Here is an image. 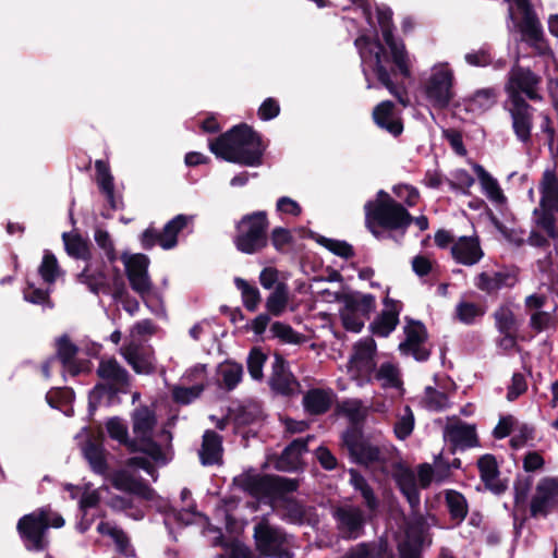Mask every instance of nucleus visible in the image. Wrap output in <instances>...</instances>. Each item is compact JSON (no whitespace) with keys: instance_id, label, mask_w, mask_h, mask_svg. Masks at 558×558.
Listing matches in <instances>:
<instances>
[{"instance_id":"7ed1b4c3","label":"nucleus","mask_w":558,"mask_h":558,"mask_svg":"<svg viewBox=\"0 0 558 558\" xmlns=\"http://www.w3.org/2000/svg\"><path fill=\"white\" fill-rule=\"evenodd\" d=\"M64 524L63 517L48 505L21 517L16 524V531L25 549L38 553L46 550L50 545L48 530L50 527L61 529Z\"/></svg>"},{"instance_id":"e433bc0d","label":"nucleus","mask_w":558,"mask_h":558,"mask_svg":"<svg viewBox=\"0 0 558 558\" xmlns=\"http://www.w3.org/2000/svg\"><path fill=\"white\" fill-rule=\"evenodd\" d=\"M445 504L448 509L450 520L454 526H459L469 513V505L464 495L454 489L445 490Z\"/></svg>"},{"instance_id":"72a5a7b5","label":"nucleus","mask_w":558,"mask_h":558,"mask_svg":"<svg viewBox=\"0 0 558 558\" xmlns=\"http://www.w3.org/2000/svg\"><path fill=\"white\" fill-rule=\"evenodd\" d=\"M446 435L449 441L456 447L473 448L478 446V438L475 426L460 423L447 426Z\"/></svg>"},{"instance_id":"603ef678","label":"nucleus","mask_w":558,"mask_h":558,"mask_svg":"<svg viewBox=\"0 0 558 558\" xmlns=\"http://www.w3.org/2000/svg\"><path fill=\"white\" fill-rule=\"evenodd\" d=\"M272 336L283 343L301 344L305 341V336L295 331L290 325L282 322H275L270 326Z\"/></svg>"},{"instance_id":"a19ab883","label":"nucleus","mask_w":558,"mask_h":558,"mask_svg":"<svg viewBox=\"0 0 558 558\" xmlns=\"http://www.w3.org/2000/svg\"><path fill=\"white\" fill-rule=\"evenodd\" d=\"M187 222L189 217L183 214H179L169 220L160 234L162 235L161 248L171 250L175 247L178 244V235L187 226Z\"/></svg>"},{"instance_id":"a211bd4d","label":"nucleus","mask_w":558,"mask_h":558,"mask_svg":"<svg viewBox=\"0 0 558 558\" xmlns=\"http://www.w3.org/2000/svg\"><path fill=\"white\" fill-rule=\"evenodd\" d=\"M392 478L401 494L405 497L412 512H418L421 494L416 485L414 472L401 462L393 464Z\"/></svg>"},{"instance_id":"aec40b11","label":"nucleus","mask_w":558,"mask_h":558,"mask_svg":"<svg viewBox=\"0 0 558 558\" xmlns=\"http://www.w3.org/2000/svg\"><path fill=\"white\" fill-rule=\"evenodd\" d=\"M385 310L369 325L371 331L377 337H388L399 324V315L402 310V303L391 299L388 295L383 301Z\"/></svg>"},{"instance_id":"f257e3e1","label":"nucleus","mask_w":558,"mask_h":558,"mask_svg":"<svg viewBox=\"0 0 558 558\" xmlns=\"http://www.w3.org/2000/svg\"><path fill=\"white\" fill-rule=\"evenodd\" d=\"M377 20L383 34L385 44L389 49L387 52L385 46L379 41H375V51L369 50L374 54L372 70L377 81L395 96L399 102L407 105L404 88L396 84L392 77L398 75L403 78L411 77V69L408 51L402 41H398L393 36L392 11L389 8L377 9Z\"/></svg>"},{"instance_id":"5701e85b","label":"nucleus","mask_w":558,"mask_h":558,"mask_svg":"<svg viewBox=\"0 0 558 558\" xmlns=\"http://www.w3.org/2000/svg\"><path fill=\"white\" fill-rule=\"evenodd\" d=\"M395 109L391 100H384L373 109V120L378 128L398 137L403 132V122L401 118H395Z\"/></svg>"},{"instance_id":"39448f33","label":"nucleus","mask_w":558,"mask_h":558,"mask_svg":"<svg viewBox=\"0 0 558 558\" xmlns=\"http://www.w3.org/2000/svg\"><path fill=\"white\" fill-rule=\"evenodd\" d=\"M269 220L265 210L244 215L235 225L233 243L238 251L253 255L268 245Z\"/></svg>"},{"instance_id":"f704fd0d","label":"nucleus","mask_w":558,"mask_h":558,"mask_svg":"<svg viewBox=\"0 0 558 558\" xmlns=\"http://www.w3.org/2000/svg\"><path fill=\"white\" fill-rule=\"evenodd\" d=\"M498 90L495 87L477 89L472 96L464 99L465 110L472 113H483L497 102Z\"/></svg>"},{"instance_id":"8fccbe9b","label":"nucleus","mask_w":558,"mask_h":558,"mask_svg":"<svg viewBox=\"0 0 558 558\" xmlns=\"http://www.w3.org/2000/svg\"><path fill=\"white\" fill-rule=\"evenodd\" d=\"M484 315L485 308L476 303L461 301L456 306V318L465 325H473Z\"/></svg>"},{"instance_id":"338daca9","label":"nucleus","mask_w":558,"mask_h":558,"mask_svg":"<svg viewBox=\"0 0 558 558\" xmlns=\"http://www.w3.org/2000/svg\"><path fill=\"white\" fill-rule=\"evenodd\" d=\"M448 183L451 190L469 195L475 179L465 169H459L453 173V180H448Z\"/></svg>"},{"instance_id":"4be33fe9","label":"nucleus","mask_w":558,"mask_h":558,"mask_svg":"<svg viewBox=\"0 0 558 558\" xmlns=\"http://www.w3.org/2000/svg\"><path fill=\"white\" fill-rule=\"evenodd\" d=\"M269 384L275 392L286 397L292 396L300 386L293 374L288 369L287 361L280 354L275 355Z\"/></svg>"},{"instance_id":"412c9836","label":"nucleus","mask_w":558,"mask_h":558,"mask_svg":"<svg viewBox=\"0 0 558 558\" xmlns=\"http://www.w3.org/2000/svg\"><path fill=\"white\" fill-rule=\"evenodd\" d=\"M477 469L484 486L495 495L504 494L507 488V481L499 480V466L497 459L492 453H485L477 460Z\"/></svg>"},{"instance_id":"13d9d810","label":"nucleus","mask_w":558,"mask_h":558,"mask_svg":"<svg viewBox=\"0 0 558 558\" xmlns=\"http://www.w3.org/2000/svg\"><path fill=\"white\" fill-rule=\"evenodd\" d=\"M282 509L284 514L282 519L292 524H302L305 519L304 506L295 498L283 501Z\"/></svg>"},{"instance_id":"7c9ffc66","label":"nucleus","mask_w":558,"mask_h":558,"mask_svg":"<svg viewBox=\"0 0 558 558\" xmlns=\"http://www.w3.org/2000/svg\"><path fill=\"white\" fill-rule=\"evenodd\" d=\"M62 241L70 257L90 263L93 255L92 243L88 239H84L78 232H63Z\"/></svg>"},{"instance_id":"bf43d9fd","label":"nucleus","mask_w":558,"mask_h":558,"mask_svg":"<svg viewBox=\"0 0 558 558\" xmlns=\"http://www.w3.org/2000/svg\"><path fill=\"white\" fill-rule=\"evenodd\" d=\"M24 300L36 305H48L52 307L49 290L36 288L33 282L27 281L23 290Z\"/></svg>"},{"instance_id":"052dcab7","label":"nucleus","mask_w":558,"mask_h":558,"mask_svg":"<svg viewBox=\"0 0 558 558\" xmlns=\"http://www.w3.org/2000/svg\"><path fill=\"white\" fill-rule=\"evenodd\" d=\"M414 429V415L409 405L405 407V414L395 424L393 432L398 439L405 440Z\"/></svg>"},{"instance_id":"9b49d317","label":"nucleus","mask_w":558,"mask_h":558,"mask_svg":"<svg viewBox=\"0 0 558 558\" xmlns=\"http://www.w3.org/2000/svg\"><path fill=\"white\" fill-rule=\"evenodd\" d=\"M365 216H369L383 230L400 231L401 236L405 234L408 228L413 223V216L399 202L392 205L381 206L376 210H369Z\"/></svg>"},{"instance_id":"f8f14e48","label":"nucleus","mask_w":558,"mask_h":558,"mask_svg":"<svg viewBox=\"0 0 558 558\" xmlns=\"http://www.w3.org/2000/svg\"><path fill=\"white\" fill-rule=\"evenodd\" d=\"M408 324L404 326V341L400 342L399 351L403 355H412L417 362H425L430 356V350L423 344L428 339V332L425 325L421 320L407 318Z\"/></svg>"},{"instance_id":"774afa93","label":"nucleus","mask_w":558,"mask_h":558,"mask_svg":"<svg viewBox=\"0 0 558 558\" xmlns=\"http://www.w3.org/2000/svg\"><path fill=\"white\" fill-rule=\"evenodd\" d=\"M217 558H253L252 550L244 544L233 541L225 545V553Z\"/></svg>"},{"instance_id":"9d476101","label":"nucleus","mask_w":558,"mask_h":558,"mask_svg":"<svg viewBox=\"0 0 558 558\" xmlns=\"http://www.w3.org/2000/svg\"><path fill=\"white\" fill-rule=\"evenodd\" d=\"M336 526L342 538L356 539L365 533L364 511L353 505L337 506L331 511Z\"/></svg>"},{"instance_id":"79ce46f5","label":"nucleus","mask_w":558,"mask_h":558,"mask_svg":"<svg viewBox=\"0 0 558 558\" xmlns=\"http://www.w3.org/2000/svg\"><path fill=\"white\" fill-rule=\"evenodd\" d=\"M473 170L477 175L481 185L486 193L487 197L496 203H502L506 201V197L502 193V190L499 186L498 181L493 178L483 166L480 163H473Z\"/></svg>"},{"instance_id":"ddd939ff","label":"nucleus","mask_w":558,"mask_h":558,"mask_svg":"<svg viewBox=\"0 0 558 558\" xmlns=\"http://www.w3.org/2000/svg\"><path fill=\"white\" fill-rule=\"evenodd\" d=\"M149 264V257L142 253L133 254L124 259L125 274L130 286L144 301L153 290V282L148 275Z\"/></svg>"},{"instance_id":"c9c22d12","label":"nucleus","mask_w":558,"mask_h":558,"mask_svg":"<svg viewBox=\"0 0 558 558\" xmlns=\"http://www.w3.org/2000/svg\"><path fill=\"white\" fill-rule=\"evenodd\" d=\"M539 206L543 208H553L558 213V178L551 170H546L543 173L539 183Z\"/></svg>"},{"instance_id":"393cba45","label":"nucleus","mask_w":558,"mask_h":558,"mask_svg":"<svg viewBox=\"0 0 558 558\" xmlns=\"http://www.w3.org/2000/svg\"><path fill=\"white\" fill-rule=\"evenodd\" d=\"M451 255L457 263L472 266L481 260L484 253L477 238L461 236L451 246Z\"/></svg>"},{"instance_id":"4c0bfd02","label":"nucleus","mask_w":558,"mask_h":558,"mask_svg":"<svg viewBox=\"0 0 558 558\" xmlns=\"http://www.w3.org/2000/svg\"><path fill=\"white\" fill-rule=\"evenodd\" d=\"M532 485H533V478L531 476L518 475L513 483L514 508H515V511L513 513V521H514L515 527H517V522L519 520L518 512L520 510H522V518L520 520L519 526L521 527L526 521V517L524 514L525 505H526L527 497H529L530 490L532 488Z\"/></svg>"},{"instance_id":"a18cd8bd","label":"nucleus","mask_w":558,"mask_h":558,"mask_svg":"<svg viewBox=\"0 0 558 558\" xmlns=\"http://www.w3.org/2000/svg\"><path fill=\"white\" fill-rule=\"evenodd\" d=\"M234 284L236 289L241 292V298L244 307L248 312H256L262 301L258 288L240 277L234 278Z\"/></svg>"},{"instance_id":"0eeeda50","label":"nucleus","mask_w":558,"mask_h":558,"mask_svg":"<svg viewBox=\"0 0 558 558\" xmlns=\"http://www.w3.org/2000/svg\"><path fill=\"white\" fill-rule=\"evenodd\" d=\"M454 74L448 64L435 69L424 84V94L435 109L449 107L456 93L453 89Z\"/></svg>"},{"instance_id":"b1692460","label":"nucleus","mask_w":558,"mask_h":558,"mask_svg":"<svg viewBox=\"0 0 558 558\" xmlns=\"http://www.w3.org/2000/svg\"><path fill=\"white\" fill-rule=\"evenodd\" d=\"M517 281V276L510 271H495L493 274L483 271L476 276L475 286L478 290L493 295L497 294L502 288L514 287Z\"/></svg>"},{"instance_id":"6e6552de","label":"nucleus","mask_w":558,"mask_h":558,"mask_svg":"<svg viewBox=\"0 0 558 558\" xmlns=\"http://www.w3.org/2000/svg\"><path fill=\"white\" fill-rule=\"evenodd\" d=\"M253 538L259 556L267 558H280L281 549L287 544L284 530L271 525L266 519L254 525Z\"/></svg>"},{"instance_id":"bb28decb","label":"nucleus","mask_w":558,"mask_h":558,"mask_svg":"<svg viewBox=\"0 0 558 558\" xmlns=\"http://www.w3.org/2000/svg\"><path fill=\"white\" fill-rule=\"evenodd\" d=\"M493 316L497 330L504 336L502 341H507L510 345H514L517 342L519 324L511 307L507 304H502L496 308Z\"/></svg>"},{"instance_id":"473e14b6","label":"nucleus","mask_w":558,"mask_h":558,"mask_svg":"<svg viewBox=\"0 0 558 558\" xmlns=\"http://www.w3.org/2000/svg\"><path fill=\"white\" fill-rule=\"evenodd\" d=\"M133 433L140 438L153 436L157 420L155 412L147 405H141L132 412Z\"/></svg>"},{"instance_id":"cd10ccee","label":"nucleus","mask_w":558,"mask_h":558,"mask_svg":"<svg viewBox=\"0 0 558 558\" xmlns=\"http://www.w3.org/2000/svg\"><path fill=\"white\" fill-rule=\"evenodd\" d=\"M335 300L343 303L342 311L361 314L368 318L375 308V296L373 294H361L359 292H336Z\"/></svg>"},{"instance_id":"680f3d73","label":"nucleus","mask_w":558,"mask_h":558,"mask_svg":"<svg viewBox=\"0 0 558 558\" xmlns=\"http://www.w3.org/2000/svg\"><path fill=\"white\" fill-rule=\"evenodd\" d=\"M106 430L109 437L112 440L118 441L119 444L122 440H125V437L129 435V428L123 418L120 416L109 417L105 424Z\"/></svg>"},{"instance_id":"20e7f679","label":"nucleus","mask_w":558,"mask_h":558,"mask_svg":"<svg viewBox=\"0 0 558 558\" xmlns=\"http://www.w3.org/2000/svg\"><path fill=\"white\" fill-rule=\"evenodd\" d=\"M233 484L252 497L283 502L292 498L290 494L298 492L300 480L276 474L242 473L233 478Z\"/></svg>"},{"instance_id":"c85d7f7f","label":"nucleus","mask_w":558,"mask_h":558,"mask_svg":"<svg viewBox=\"0 0 558 558\" xmlns=\"http://www.w3.org/2000/svg\"><path fill=\"white\" fill-rule=\"evenodd\" d=\"M335 393L331 389L312 388L303 397V408L310 415H323L331 405Z\"/></svg>"},{"instance_id":"6e6d98bb","label":"nucleus","mask_w":558,"mask_h":558,"mask_svg":"<svg viewBox=\"0 0 558 558\" xmlns=\"http://www.w3.org/2000/svg\"><path fill=\"white\" fill-rule=\"evenodd\" d=\"M267 361V355L260 348L254 347L251 349L246 364L247 371L254 380H262L264 377L263 367Z\"/></svg>"},{"instance_id":"1a4fd4ad","label":"nucleus","mask_w":558,"mask_h":558,"mask_svg":"<svg viewBox=\"0 0 558 558\" xmlns=\"http://www.w3.org/2000/svg\"><path fill=\"white\" fill-rule=\"evenodd\" d=\"M541 82L542 77L530 68L514 66L510 71L508 82L505 85L508 101H513V95L523 97V94L532 101H542L543 97L537 92Z\"/></svg>"},{"instance_id":"49530a36","label":"nucleus","mask_w":558,"mask_h":558,"mask_svg":"<svg viewBox=\"0 0 558 558\" xmlns=\"http://www.w3.org/2000/svg\"><path fill=\"white\" fill-rule=\"evenodd\" d=\"M119 386H121V384L114 381L96 384L88 396L89 412L93 413L98 408L104 397H107L109 400L114 398L120 391Z\"/></svg>"},{"instance_id":"3c124183","label":"nucleus","mask_w":558,"mask_h":558,"mask_svg":"<svg viewBox=\"0 0 558 558\" xmlns=\"http://www.w3.org/2000/svg\"><path fill=\"white\" fill-rule=\"evenodd\" d=\"M337 413L345 415L350 425L348 427H357L363 428L362 423L365 418V415L361 411V402L360 401H351L345 400L337 404L336 408Z\"/></svg>"},{"instance_id":"37998d69","label":"nucleus","mask_w":558,"mask_h":558,"mask_svg":"<svg viewBox=\"0 0 558 558\" xmlns=\"http://www.w3.org/2000/svg\"><path fill=\"white\" fill-rule=\"evenodd\" d=\"M217 372L221 377L220 386L227 391H232L242 380L243 366L233 361H226L218 366Z\"/></svg>"},{"instance_id":"09e8293b","label":"nucleus","mask_w":558,"mask_h":558,"mask_svg":"<svg viewBox=\"0 0 558 558\" xmlns=\"http://www.w3.org/2000/svg\"><path fill=\"white\" fill-rule=\"evenodd\" d=\"M556 210L553 208H543L538 207L535 208L533 211V215L536 218V225L541 229H543L548 238L550 239H557L558 238V230L556 228V217H555Z\"/></svg>"},{"instance_id":"2eb2a0df","label":"nucleus","mask_w":558,"mask_h":558,"mask_svg":"<svg viewBox=\"0 0 558 558\" xmlns=\"http://www.w3.org/2000/svg\"><path fill=\"white\" fill-rule=\"evenodd\" d=\"M513 101H508L507 108L512 121V130L517 138L527 144L531 142L533 128V113L535 109L524 97L513 95Z\"/></svg>"},{"instance_id":"423d86ee","label":"nucleus","mask_w":558,"mask_h":558,"mask_svg":"<svg viewBox=\"0 0 558 558\" xmlns=\"http://www.w3.org/2000/svg\"><path fill=\"white\" fill-rule=\"evenodd\" d=\"M341 447L357 465L368 468L386 462L381 449L365 437L363 428L347 427L341 434Z\"/></svg>"},{"instance_id":"c756f323","label":"nucleus","mask_w":558,"mask_h":558,"mask_svg":"<svg viewBox=\"0 0 558 558\" xmlns=\"http://www.w3.org/2000/svg\"><path fill=\"white\" fill-rule=\"evenodd\" d=\"M122 354L135 373L148 375L155 372L156 367L151 354L137 344L130 343L124 347Z\"/></svg>"},{"instance_id":"58836bf2","label":"nucleus","mask_w":558,"mask_h":558,"mask_svg":"<svg viewBox=\"0 0 558 558\" xmlns=\"http://www.w3.org/2000/svg\"><path fill=\"white\" fill-rule=\"evenodd\" d=\"M83 453L94 473L105 475L108 472L109 465L102 442L87 440L83 447Z\"/></svg>"},{"instance_id":"6ab92c4d","label":"nucleus","mask_w":558,"mask_h":558,"mask_svg":"<svg viewBox=\"0 0 558 558\" xmlns=\"http://www.w3.org/2000/svg\"><path fill=\"white\" fill-rule=\"evenodd\" d=\"M54 354L51 356L59 361L63 371L75 377L83 372L82 362L76 360L80 348L71 340L68 333L54 339Z\"/></svg>"},{"instance_id":"864d4df0","label":"nucleus","mask_w":558,"mask_h":558,"mask_svg":"<svg viewBox=\"0 0 558 558\" xmlns=\"http://www.w3.org/2000/svg\"><path fill=\"white\" fill-rule=\"evenodd\" d=\"M317 243L327 248L332 254L344 259H350L355 255L353 246L347 241L319 236L317 239Z\"/></svg>"},{"instance_id":"f3484780","label":"nucleus","mask_w":558,"mask_h":558,"mask_svg":"<svg viewBox=\"0 0 558 558\" xmlns=\"http://www.w3.org/2000/svg\"><path fill=\"white\" fill-rule=\"evenodd\" d=\"M111 485L121 492L132 494L146 501L155 499V489L142 477L136 478L126 470H117L110 476Z\"/></svg>"},{"instance_id":"5fc2aeb1","label":"nucleus","mask_w":558,"mask_h":558,"mask_svg":"<svg viewBox=\"0 0 558 558\" xmlns=\"http://www.w3.org/2000/svg\"><path fill=\"white\" fill-rule=\"evenodd\" d=\"M77 281L86 284L88 290L94 294H99L100 291L109 293L111 290L110 284L104 280H97L95 274H90V264H86L84 269L77 275Z\"/></svg>"},{"instance_id":"de8ad7c7","label":"nucleus","mask_w":558,"mask_h":558,"mask_svg":"<svg viewBox=\"0 0 558 558\" xmlns=\"http://www.w3.org/2000/svg\"><path fill=\"white\" fill-rule=\"evenodd\" d=\"M38 274L48 284H53L60 276L61 268L58 259L50 251H45L41 263L38 267Z\"/></svg>"},{"instance_id":"c03bdc74","label":"nucleus","mask_w":558,"mask_h":558,"mask_svg":"<svg viewBox=\"0 0 558 558\" xmlns=\"http://www.w3.org/2000/svg\"><path fill=\"white\" fill-rule=\"evenodd\" d=\"M289 302V289L287 283L278 282L275 290L266 300V310L268 314L279 317L286 311Z\"/></svg>"},{"instance_id":"e2e57ef3","label":"nucleus","mask_w":558,"mask_h":558,"mask_svg":"<svg viewBox=\"0 0 558 558\" xmlns=\"http://www.w3.org/2000/svg\"><path fill=\"white\" fill-rule=\"evenodd\" d=\"M204 390V385H194L191 387L179 386L172 391L173 400L180 404H189L197 399Z\"/></svg>"},{"instance_id":"f03ea898","label":"nucleus","mask_w":558,"mask_h":558,"mask_svg":"<svg viewBox=\"0 0 558 558\" xmlns=\"http://www.w3.org/2000/svg\"><path fill=\"white\" fill-rule=\"evenodd\" d=\"M209 149L217 158L225 161L245 167H258L263 163L266 146L257 131L246 123H240L210 140Z\"/></svg>"},{"instance_id":"4d7b16f0","label":"nucleus","mask_w":558,"mask_h":558,"mask_svg":"<svg viewBox=\"0 0 558 558\" xmlns=\"http://www.w3.org/2000/svg\"><path fill=\"white\" fill-rule=\"evenodd\" d=\"M374 378L377 380H384V387H392L398 388L401 386V379L399 378V371L390 362L383 363L378 371L373 374Z\"/></svg>"},{"instance_id":"ea45409f","label":"nucleus","mask_w":558,"mask_h":558,"mask_svg":"<svg viewBox=\"0 0 558 558\" xmlns=\"http://www.w3.org/2000/svg\"><path fill=\"white\" fill-rule=\"evenodd\" d=\"M96 373L104 380L120 383L121 386L129 384L128 371L114 357L101 360Z\"/></svg>"},{"instance_id":"0e129e2a","label":"nucleus","mask_w":558,"mask_h":558,"mask_svg":"<svg viewBox=\"0 0 558 558\" xmlns=\"http://www.w3.org/2000/svg\"><path fill=\"white\" fill-rule=\"evenodd\" d=\"M258 418V411L255 408L241 405L233 413L234 428L239 430L242 427L255 423Z\"/></svg>"},{"instance_id":"2f4dec72","label":"nucleus","mask_w":558,"mask_h":558,"mask_svg":"<svg viewBox=\"0 0 558 558\" xmlns=\"http://www.w3.org/2000/svg\"><path fill=\"white\" fill-rule=\"evenodd\" d=\"M312 439L313 436L293 439L281 452L277 462V469L281 471L295 470L299 458L307 452L308 441Z\"/></svg>"},{"instance_id":"a878e982","label":"nucleus","mask_w":558,"mask_h":558,"mask_svg":"<svg viewBox=\"0 0 558 558\" xmlns=\"http://www.w3.org/2000/svg\"><path fill=\"white\" fill-rule=\"evenodd\" d=\"M222 457V437L215 430H205L199 450L201 463L205 466L221 465L223 462Z\"/></svg>"},{"instance_id":"69168bd1","label":"nucleus","mask_w":558,"mask_h":558,"mask_svg":"<svg viewBox=\"0 0 558 558\" xmlns=\"http://www.w3.org/2000/svg\"><path fill=\"white\" fill-rule=\"evenodd\" d=\"M107 534L112 538L114 542L118 551L125 556L131 557L134 555V549L132 548L130 544V538L126 535V533L122 529L118 527H110L107 531Z\"/></svg>"},{"instance_id":"dca6fc26","label":"nucleus","mask_w":558,"mask_h":558,"mask_svg":"<svg viewBox=\"0 0 558 558\" xmlns=\"http://www.w3.org/2000/svg\"><path fill=\"white\" fill-rule=\"evenodd\" d=\"M558 501V477H544L536 485L530 502L532 518L547 517Z\"/></svg>"},{"instance_id":"4468645a","label":"nucleus","mask_w":558,"mask_h":558,"mask_svg":"<svg viewBox=\"0 0 558 558\" xmlns=\"http://www.w3.org/2000/svg\"><path fill=\"white\" fill-rule=\"evenodd\" d=\"M375 354L376 342L373 338L357 341L348 362L349 371L354 372L366 383H371L376 371Z\"/></svg>"}]
</instances>
